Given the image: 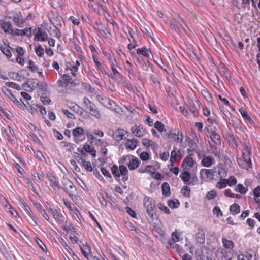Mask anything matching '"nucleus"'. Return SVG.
<instances>
[{"label":"nucleus","mask_w":260,"mask_h":260,"mask_svg":"<svg viewBox=\"0 0 260 260\" xmlns=\"http://www.w3.org/2000/svg\"><path fill=\"white\" fill-rule=\"evenodd\" d=\"M242 158L237 159L239 166L243 169L248 170L251 167L252 162L251 160V152L250 148L246 144L243 145L242 150Z\"/></svg>","instance_id":"obj_1"},{"label":"nucleus","mask_w":260,"mask_h":260,"mask_svg":"<svg viewBox=\"0 0 260 260\" xmlns=\"http://www.w3.org/2000/svg\"><path fill=\"white\" fill-rule=\"evenodd\" d=\"M222 168L220 165H217L212 169H202L200 171V177L201 179H205L206 178L210 180H212L214 176L217 174L220 177H222Z\"/></svg>","instance_id":"obj_2"},{"label":"nucleus","mask_w":260,"mask_h":260,"mask_svg":"<svg viewBox=\"0 0 260 260\" xmlns=\"http://www.w3.org/2000/svg\"><path fill=\"white\" fill-rule=\"evenodd\" d=\"M120 161L121 163L127 166L130 170H134L137 169L140 164L139 159L133 155L123 156Z\"/></svg>","instance_id":"obj_3"},{"label":"nucleus","mask_w":260,"mask_h":260,"mask_svg":"<svg viewBox=\"0 0 260 260\" xmlns=\"http://www.w3.org/2000/svg\"><path fill=\"white\" fill-rule=\"evenodd\" d=\"M143 204L145 208L146 209L147 213L153 219H157V215L156 213L153 211V209L155 207V205L153 203V200L152 198L145 197L144 198Z\"/></svg>","instance_id":"obj_4"},{"label":"nucleus","mask_w":260,"mask_h":260,"mask_svg":"<svg viewBox=\"0 0 260 260\" xmlns=\"http://www.w3.org/2000/svg\"><path fill=\"white\" fill-rule=\"evenodd\" d=\"M34 40L37 41L45 42L48 39L47 32L42 28L38 27L34 30Z\"/></svg>","instance_id":"obj_5"},{"label":"nucleus","mask_w":260,"mask_h":260,"mask_svg":"<svg viewBox=\"0 0 260 260\" xmlns=\"http://www.w3.org/2000/svg\"><path fill=\"white\" fill-rule=\"evenodd\" d=\"M100 102L106 107L116 112H118L120 109L119 107L116 104L115 102L111 99L104 97L101 98L100 100Z\"/></svg>","instance_id":"obj_6"},{"label":"nucleus","mask_w":260,"mask_h":260,"mask_svg":"<svg viewBox=\"0 0 260 260\" xmlns=\"http://www.w3.org/2000/svg\"><path fill=\"white\" fill-rule=\"evenodd\" d=\"M164 137L166 139L173 140L174 141L181 143L183 140L182 132L177 131L176 132L172 133L171 131H168L164 135Z\"/></svg>","instance_id":"obj_7"},{"label":"nucleus","mask_w":260,"mask_h":260,"mask_svg":"<svg viewBox=\"0 0 260 260\" xmlns=\"http://www.w3.org/2000/svg\"><path fill=\"white\" fill-rule=\"evenodd\" d=\"M63 189L69 196L72 197L76 191V188L73 183L68 179H63Z\"/></svg>","instance_id":"obj_8"},{"label":"nucleus","mask_w":260,"mask_h":260,"mask_svg":"<svg viewBox=\"0 0 260 260\" xmlns=\"http://www.w3.org/2000/svg\"><path fill=\"white\" fill-rule=\"evenodd\" d=\"M196 165L194 159L190 156H186L182 162L181 167L184 170H190Z\"/></svg>","instance_id":"obj_9"},{"label":"nucleus","mask_w":260,"mask_h":260,"mask_svg":"<svg viewBox=\"0 0 260 260\" xmlns=\"http://www.w3.org/2000/svg\"><path fill=\"white\" fill-rule=\"evenodd\" d=\"M128 132L123 129L116 130L112 135L113 138L116 141H121L125 139L128 136Z\"/></svg>","instance_id":"obj_10"},{"label":"nucleus","mask_w":260,"mask_h":260,"mask_svg":"<svg viewBox=\"0 0 260 260\" xmlns=\"http://www.w3.org/2000/svg\"><path fill=\"white\" fill-rule=\"evenodd\" d=\"M132 133L136 137H142L146 134V130L142 125H134L131 128Z\"/></svg>","instance_id":"obj_11"},{"label":"nucleus","mask_w":260,"mask_h":260,"mask_svg":"<svg viewBox=\"0 0 260 260\" xmlns=\"http://www.w3.org/2000/svg\"><path fill=\"white\" fill-rule=\"evenodd\" d=\"M13 22L18 27H21L25 22V20L22 18L21 13L17 12L11 17Z\"/></svg>","instance_id":"obj_12"},{"label":"nucleus","mask_w":260,"mask_h":260,"mask_svg":"<svg viewBox=\"0 0 260 260\" xmlns=\"http://www.w3.org/2000/svg\"><path fill=\"white\" fill-rule=\"evenodd\" d=\"M0 27L6 34L11 35L13 33V27L10 22L1 20Z\"/></svg>","instance_id":"obj_13"},{"label":"nucleus","mask_w":260,"mask_h":260,"mask_svg":"<svg viewBox=\"0 0 260 260\" xmlns=\"http://www.w3.org/2000/svg\"><path fill=\"white\" fill-rule=\"evenodd\" d=\"M73 135L74 138L75 142L77 143L79 141L83 140L82 137L84 135V131L81 127H76L73 131Z\"/></svg>","instance_id":"obj_14"},{"label":"nucleus","mask_w":260,"mask_h":260,"mask_svg":"<svg viewBox=\"0 0 260 260\" xmlns=\"http://www.w3.org/2000/svg\"><path fill=\"white\" fill-rule=\"evenodd\" d=\"M81 251L83 255L88 260H91L94 258L92 255L90 247L89 245L86 244L81 247Z\"/></svg>","instance_id":"obj_15"},{"label":"nucleus","mask_w":260,"mask_h":260,"mask_svg":"<svg viewBox=\"0 0 260 260\" xmlns=\"http://www.w3.org/2000/svg\"><path fill=\"white\" fill-rule=\"evenodd\" d=\"M215 163V159L211 156H204L201 162V165L205 167H210Z\"/></svg>","instance_id":"obj_16"},{"label":"nucleus","mask_w":260,"mask_h":260,"mask_svg":"<svg viewBox=\"0 0 260 260\" xmlns=\"http://www.w3.org/2000/svg\"><path fill=\"white\" fill-rule=\"evenodd\" d=\"M180 152L179 150L176 151V149L174 148L171 152L170 162H171V166L172 167L173 164L176 161H179L181 159V156L180 155Z\"/></svg>","instance_id":"obj_17"},{"label":"nucleus","mask_w":260,"mask_h":260,"mask_svg":"<svg viewBox=\"0 0 260 260\" xmlns=\"http://www.w3.org/2000/svg\"><path fill=\"white\" fill-rule=\"evenodd\" d=\"M49 211L51 213L53 218L55 219L57 222L59 223H62L64 222V216L59 213L56 210L50 209Z\"/></svg>","instance_id":"obj_18"},{"label":"nucleus","mask_w":260,"mask_h":260,"mask_svg":"<svg viewBox=\"0 0 260 260\" xmlns=\"http://www.w3.org/2000/svg\"><path fill=\"white\" fill-rule=\"evenodd\" d=\"M81 152L83 154H84L86 152L89 153L93 157H95L96 156V151L94 147L87 144H86L84 145Z\"/></svg>","instance_id":"obj_19"},{"label":"nucleus","mask_w":260,"mask_h":260,"mask_svg":"<svg viewBox=\"0 0 260 260\" xmlns=\"http://www.w3.org/2000/svg\"><path fill=\"white\" fill-rule=\"evenodd\" d=\"M154 126L155 128L159 131L164 136L165 133L168 132L167 128H166L165 125L161 122L159 121H157L154 123Z\"/></svg>","instance_id":"obj_20"},{"label":"nucleus","mask_w":260,"mask_h":260,"mask_svg":"<svg viewBox=\"0 0 260 260\" xmlns=\"http://www.w3.org/2000/svg\"><path fill=\"white\" fill-rule=\"evenodd\" d=\"M142 143L144 146L150 148L153 150H155L157 147L156 144L154 142L148 139H143L142 140Z\"/></svg>","instance_id":"obj_21"},{"label":"nucleus","mask_w":260,"mask_h":260,"mask_svg":"<svg viewBox=\"0 0 260 260\" xmlns=\"http://www.w3.org/2000/svg\"><path fill=\"white\" fill-rule=\"evenodd\" d=\"M189 171L190 170H184L183 172L180 175V177L186 184H189L188 182L189 181L191 178Z\"/></svg>","instance_id":"obj_22"},{"label":"nucleus","mask_w":260,"mask_h":260,"mask_svg":"<svg viewBox=\"0 0 260 260\" xmlns=\"http://www.w3.org/2000/svg\"><path fill=\"white\" fill-rule=\"evenodd\" d=\"M138 145V141L135 139H127L125 142V146L131 150H134Z\"/></svg>","instance_id":"obj_23"},{"label":"nucleus","mask_w":260,"mask_h":260,"mask_svg":"<svg viewBox=\"0 0 260 260\" xmlns=\"http://www.w3.org/2000/svg\"><path fill=\"white\" fill-rule=\"evenodd\" d=\"M120 175L122 176V179L126 181L128 179L127 173L128 170L126 166L124 165L119 166Z\"/></svg>","instance_id":"obj_24"},{"label":"nucleus","mask_w":260,"mask_h":260,"mask_svg":"<svg viewBox=\"0 0 260 260\" xmlns=\"http://www.w3.org/2000/svg\"><path fill=\"white\" fill-rule=\"evenodd\" d=\"M210 138L211 140L216 145H220V136L217 134L215 131H211L210 133Z\"/></svg>","instance_id":"obj_25"},{"label":"nucleus","mask_w":260,"mask_h":260,"mask_svg":"<svg viewBox=\"0 0 260 260\" xmlns=\"http://www.w3.org/2000/svg\"><path fill=\"white\" fill-rule=\"evenodd\" d=\"M222 243L223 247L228 249H232L234 247V244L231 240H228L226 238H222Z\"/></svg>","instance_id":"obj_26"},{"label":"nucleus","mask_w":260,"mask_h":260,"mask_svg":"<svg viewBox=\"0 0 260 260\" xmlns=\"http://www.w3.org/2000/svg\"><path fill=\"white\" fill-rule=\"evenodd\" d=\"M239 112L241 114V116L244 119V120L247 122H249L250 123H252V120L250 117L248 115L246 111H245L243 108H241L239 109Z\"/></svg>","instance_id":"obj_27"},{"label":"nucleus","mask_w":260,"mask_h":260,"mask_svg":"<svg viewBox=\"0 0 260 260\" xmlns=\"http://www.w3.org/2000/svg\"><path fill=\"white\" fill-rule=\"evenodd\" d=\"M196 239L198 242L203 243L205 242V234L204 231L199 229L196 234Z\"/></svg>","instance_id":"obj_28"},{"label":"nucleus","mask_w":260,"mask_h":260,"mask_svg":"<svg viewBox=\"0 0 260 260\" xmlns=\"http://www.w3.org/2000/svg\"><path fill=\"white\" fill-rule=\"evenodd\" d=\"M162 194L166 196H169L170 195V188L169 184L167 182H164L162 185Z\"/></svg>","instance_id":"obj_29"},{"label":"nucleus","mask_w":260,"mask_h":260,"mask_svg":"<svg viewBox=\"0 0 260 260\" xmlns=\"http://www.w3.org/2000/svg\"><path fill=\"white\" fill-rule=\"evenodd\" d=\"M230 210L233 215H236L240 213V206L236 203L233 204L230 208Z\"/></svg>","instance_id":"obj_30"},{"label":"nucleus","mask_w":260,"mask_h":260,"mask_svg":"<svg viewBox=\"0 0 260 260\" xmlns=\"http://www.w3.org/2000/svg\"><path fill=\"white\" fill-rule=\"evenodd\" d=\"M93 59L95 63L96 68L98 70L101 71L102 73H104L106 74L107 73H106L105 69L102 66L101 63L98 60L97 58L95 56H93Z\"/></svg>","instance_id":"obj_31"},{"label":"nucleus","mask_w":260,"mask_h":260,"mask_svg":"<svg viewBox=\"0 0 260 260\" xmlns=\"http://www.w3.org/2000/svg\"><path fill=\"white\" fill-rule=\"evenodd\" d=\"M168 244L171 248L174 249L179 254H181L183 253V249L180 247L178 244L176 243H172L171 241H169Z\"/></svg>","instance_id":"obj_32"},{"label":"nucleus","mask_w":260,"mask_h":260,"mask_svg":"<svg viewBox=\"0 0 260 260\" xmlns=\"http://www.w3.org/2000/svg\"><path fill=\"white\" fill-rule=\"evenodd\" d=\"M136 51L137 54H140L145 57H149L150 56V53L145 47L138 48Z\"/></svg>","instance_id":"obj_33"},{"label":"nucleus","mask_w":260,"mask_h":260,"mask_svg":"<svg viewBox=\"0 0 260 260\" xmlns=\"http://www.w3.org/2000/svg\"><path fill=\"white\" fill-rule=\"evenodd\" d=\"M228 183V182L226 181V179H221L219 182H218L216 184V187L219 189H222L225 188Z\"/></svg>","instance_id":"obj_34"},{"label":"nucleus","mask_w":260,"mask_h":260,"mask_svg":"<svg viewBox=\"0 0 260 260\" xmlns=\"http://www.w3.org/2000/svg\"><path fill=\"white\" fill-rule=\"evenodd\" d=\"M35 52L38 56L42 57L44 54V49L41 45H39L35 48Z\"/></svg>","instance_id":"obj_35"},{"label":"nucleus","mask_w":260,"mask_h":260,"mask_svg":"<svg viewBox=\"0 0 260 260\" xmlns=\"http://www.w3.org/2000/svg\"><path fill=\"white\" fill-rule=\"evenodd\" d=\"M235 190L243 194H245L247 192V189L241 184H239L235 186Z\"/></svg>","instance_id":"obj_36"},{"label":"nucleus","mask_w":260,"mask_h":260,"mask_svg":"<svg viewBox=\"0 0 260 260\" xmlns=\"http://www.w3.org/2000/svg\"><path fill=\"white\" fill-rule=\"evenodd\" d=\"M216 196L217 191L215 189H213L207 192L206 194V198L208 200H210L215 198Z\"/></svg>","instance_id":"obj_37"},{"label":"nucleus","mask_w":260,"mask_h":260,"mask_svg":"<svg viewBox=\"0 0 260 260\" xmlns=\"http://www.w3.org/2000/svg\"><path fill=\"white\" fill-rule=\"evenodd\" d=\"M88 110L90 111V113L92 115L94 116L97 118H100V114L97 109L95 108V105L91 107V108H89Z\"/></svg>","instance_id":"obj_38"},{"label":"nucleus","mask_w":260,"mask_h":260,"mask_svg":"<svg viewBox=\"0 0 260 260\" xmlns=\"http://www.w3.org/2000/svg\"><path fill=\"white\" fill-rule=\"evenodd\" d=\"M180 234L177 232H174L172 234V241H170L172 243H175L178 242L180 238Z\"/></svg>","instance_id":"obj_39"},{"label":"nucleus","mask_w":260,"mask_h":260,"mask_svg":"<svg viewBox=\"0 0 260 260\" xmlns=\"http://www.w3.org/2000/svg\"><path fill=\"white\" fill-rule=\"evenodd\" d=\"M155 170V168L153 166L151 165H147L146 166L144 169H143L141 172L142 173H151V175Z\"/></svg>","instance_id":"obj_40"},{"label":"nucleus","mask_w":260,"mask_h":260,"mask_svg":"<svg viewBox=\"0 0 260 260\" xmlns=\"http://www.w3.org/2000/svg\"><path fill=\"white\" fill-rule=\"evenodd\" d=\"M157 207L158 209H159L161 211L164 212L166 214H169L170 213V211L169 209L164 205L161 203H158L157 204Z\"/></svg>","instance_id":"obj_41"},{"label":"nucleus","mask_w":260,"mask_h":260,"mask_svg":"<svg viewBox=\"0 0 260 260\" xmlns=\"http://www.w3.org/2000/svg\"><path fill=\"white\" fill-rule=\"evenodd\" d=\"M83 103L85 105V107L87 109H89L94 105V104L86 97L84 98Z\"/></svg>","instance_id":"obj_42"},{"label":"nucleus","mask_w":260,"mask_h":260,"mask_svg":"<svg viewBox=\"0 0 260 260\" xmlns=\"http://www.w3.org/2000/svg\"><path fill=\"white\" fill-rule=\"evenodd\" d=\"M9 99L14 104L18 106V107L22 109L23 108L21 103L18 101V100L13 94Z\"/></svg>","instance_id":"obj_43"},{"label":"nucleus","mask_w":260,"mask_h":260,"mask_svg":"<svg viewBox=\"0 0 260 260\" xmlns=\"http://www.w3.org/2000/svg\"><path fill=\"white\" fill-rule=\"evenodd\" d=\"M49 179L55 187L58 189H60L61 188L59 181L54 176H50Z\"/></svg>","instance_id":"obj_44"},{"label":"nucleus","mask_w":260,"mask_h":260,"mask_svg":"<svg viewBox=\"0 0 260 260\" xmlns=\"http://www.w3.org/2000/svg\"><path fill=\"white\" fill-rule=\"evenodd\" d=\"M50 35L57 38H59L61 36L60 31L56 27H54L52 30L50 32Z\"/></svg>","instance_id":"obj_45"},{"label":"nucleus","mask_w":260,"mask_h":260,"mask_svg":"<svg viewBox=\"0 0 260 260\" xmlns=\"http://www.w3.org/2000/svg\"><path fill=\"white\" fill-rule=\"evenodd\" d=\"M6 86L9 87H11L14 89H15L17 90H20L21 87L17 83L14 82H6Z\"/></svg>","instance_id":"obj_46"},{"label":"nucleus","mask_w":260,"mask_h":260,"mask_svg":"<svg viewBox=\"0 0 260 260\" xmlns=\"http://www.w3.org/2000/svg\"><path fill=\"white\" fill-rule=\"evenodd\" d=\"M168 205L171 208H177L179 205V203L177 200H169Z\"/></svg>","instance_id":"obj_47"},{"label":"nucleus","mask_w":260,"mask_h":260,"mask_svg":"<svg viewBox=\"0 0 260 260\" xmlns=\"http://www.w3.org/2000/svg\"><path fill=\"white\" fill-rule=\"evenodd\" d=\"M226 181L228 182L227 184L229 186H232L237 182V179L234 176H230L228 179H226Z\"/></svg>","instance_id":"obj_48"},{"label":"nucleus","mask_w":260,"mask_h":260,"mask_svg":"<svg viewBox=\"0 0 260 260\" xmlns=\"http://www.w3.org/2000/svg\"><path fill=\"white\" fill-rule=\"evenodd\" d=\"M140 158L143 161L150 159V154L146 151L142 152L139 155Z\"/></svg>","instance_id":"obj_49"},{"label":"nucleus","mask_w":260,"mask_h":260,"mask_svg":"<svg viewBox=\"0 0 260 260\" xmlns=\"http://www.w3.org/2000/svg\"><path fill=\"white\" fill-rule=\"evenodd\" d=\"M74 157L76 160L79 163L82 164L86 159L85 158L82 156L80 154L78 153H75L74 154Z\"/></svg>","instance_id":"obj_50"},{"label":"nucleus","mask_w":260,"mask_h":260,"mask_svg":"<svg viewBox=\"0 0 260 260\" xmlns=\"http://www.w3.org/2000/svg\"><path fill=\"white\" fill-rule=\"evenodd\" d=\"M182 193L186 197H188L190 196V189L189 187L185 186L182 187L181 189Z\"/></svg>","instance_id":"obj_51"},{"label":"nucleus","mask_w":260,"mask_h":260,"mask_svg":"<svg viewBox=\"0 0 260 260\" xmlns=\"http://www.w3.org/2000/svg\"><path fill=\"white\" fill-rule=\"evenodd\" d=\"M36 110L41 115H44L46 113V110L45 108L42 105H37L36 106Z\"/></svg>","instance_id":"obj_52"},{"label":"nucleus","mask_w":260,"mask_h":260,"mask_svg":"<svg viewBox=\"0 0 260 260\" xmlns=\"http://www.w3.org/2000/svg\"><path fill=\"white\" fill-rule=\"evenodd\" d=\"M210 151L212 154H213L216 156H219L220 152L217 150L215 146L210 145Z\"/></svg>","instance_id":"obj_53"},{"label":"nucleus","mask_w":260,"mask_h":260,"mask_svg":"<svg viewBox=\"0 0 260 260\" xmlns=\"http://www.w3.org/2000/svg\"><path fill=\"white\" fill-rule=\"evenodd\" d=\"M82 164L87 171L89 172L92 171V167L90 161H87L85 160Z\"/></svg>","instance_id":"obj_54"},{"label":"nucleus","mask_w":260,"mask_h":260,"mask_svg":"<svg viewBox=\"0 0 260 260\" xmlns=\"http://www.w3.org/2000/svg\"><path fill=\"white\" fill-rule=\"evenodd\" d=\"M2 89L5 95H7L9 99L10 98L12 95H13V93L11 90L8 89L6 86H3Z\"/></svg>","instance_id":"obj_55"},{"label":"nucleus","mask_w":260,"mask_h":260,"mask_svg":"<svg viewBox=\"0 0 260 260\" xmlns=\"http://www.w3.org/2000/svg\"><path fill=\"white\" fill-rule=\"evenodd\" d=\"M1 50L8 58H10L12 56V53L8 48L2 47L1 48Z\"/></svg>","instance_id":"obj_56"},{"label":"nucleus","mask_w":260,"mask_h":260,"mask_svg":"<svg viewBox=\"0 0 260 260\" xmlns=\"http://www.w3.org/2000/svg\"><path fill=\"white\" fill-rule=\"evenodd\" d=\"M224 193L225 196L228 197L233 198H238L239 196V195H238V194H235L232 193V191L230 189L225 190Z\"/></svg>","instance_id":"obj_57"},{"label":"nucleus","mask_w":260,"mask_h":260,"mask_svg":"<svg viewBox=\"0 0 260 260\" xmlns=\"http://www.w3.org/2000/svg\"><path fill=\"white\" fill-rule=\"evenodd\" d=\"M111 171L113 175L117 177H119L120 176L119 168H118L117 166H113L111 168Z\"/></svg>","instance_id":"obj_58"},{"label":"nucleus","mask_w":260,"mask_h":260,"mask_svg":"<svg viewBox=\"0 0 260 260\" xmlns=\"http://www.w3.org/2000/svg\"><path fill=\"white\" fill-rule=\"evenodd\" d=\"M9 76L10 77L13 79H15L18 81H20V76H19V74L18 73L15 72H11L9 74Z\"/></svg>","instance_id":"obj_59"},{"label":"nucleus","mask_w":260,"mask_h":260,"mask_svg":"<svg viewBox=\"0 0 260 260\" xmlns=\"http://www.w3.org/2000/svg\"><path fill=\"white\" fill-rule=\"evenodd\" d=\"M213 212L217 216H222L223 215L222 212L220 208L218 206H215L213 209Z\"/></svg>","instance_id":"obj_60"},{"label":"nucleus","mask_w":260,"mask_h":260,"mask_svg":"<svg viewBox=\"0 0 260 260\" xmlns=\"http://www.w3.org/2000/svg\"><path fill=\"white\" fill-rule=\"evenodd\" d=\"M125 225L127 228L131 230L135 231L136 233H138L139 231V230L135 227L131 222H126Z\"/></svg>","instance_id":"obj_61"},{"label":"nucleus","mask_w":260,"mask_h":260,"mask_svg":"<svg viewBox=\"0 0 260 260\" xmlns=\"http://www.w3.org/2000/svg\"><path fill=\"white\" fill-rule=\"evenodd\" d=\"M145 117V123L148 125L150 127L152 126L153 125V120L149 116H146Z\"/></svg>","instance_id":"obj_62"},{"label":"nucleus","mask_w":260,"mask_h":260,"mask_svg":"<svg viewBox=\"0 0 260 260\" xmlns=\"http://www.w3.org/2000/svg\"><path fill=\"white\" fill-rule=\"evenodd\" d=\"M16 60L17 62L21 66H23L25 63V60L23 58V56H16Z\"/></svg>","instance_id":"obj_63"},{"label":"nucleus","mask_w":260,"mask_h":260,"mask_svg":"<svg viewBox=\"0 0 260 260\" xmlns=\"http://www.w3.org/2000/svg\"><path fill=\"white\" fill-rule=\"evenodd\" d=\"M16 52L17 54L16 56H23L25 53L24 50L21 47H17L16 48Z\"/></svg>","instance_id":"obj_64"}]
</instances>
